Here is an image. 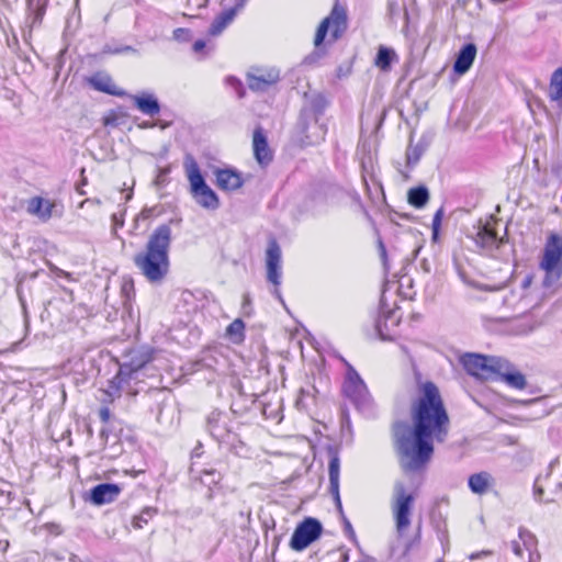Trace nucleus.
<instances>
[{
    "label": "nucleus",
    "instance_id": "44",
    "mask_svg": "<svg viewBox=\"0 0 562 562\" xmlns=\"http://www.w3.org/2000/svg\"><path fill=\"white\" fill-rule=\"evenodd\" d=\"M442 210H438L432 218V237L436 238L441 224Z\"/></svg>",
    "mask_w": 562,
    "mask_h": 562
},
{
    "label": "nucleus",
    "instance_id": "52",
    "mask_svg": "<svg viewBox=\"0 0 562 562\" xmlns=\"http://www.w3.org/2000/svg\"><path fill=\"white\" fill-rule=\"evenodd\" d=\"M528 552H529V562H539L540 553H539L538 549H533Z\"/></svg>",
    "mask_w": 562,
    "mask_h": 562
},
{
    "label": "nucleus",
    "instance_id": "1",
    "mask_svg": "<svg viewBox=\"0 0 562 562\" xmlns=\"http://www.w3.org/2000/svg\"><path fill=\"white\" fill-rule=\"evenodd\" d=\"M412 424L396 422L392 427L394 450L406 473L423 470L434 454V441L443 442L449 430V416L438 386L427 381L411 407Z\"/></svg>",
    "mask_w": 562,
    "mask_h": 562
},
{
    "label": "nucleus",
    "instance_id": "56",
    "mask_svg": "<svg viewBox=\"0 0 562 562\" xmlns=\"http://www.w3.org/2000/svg\"><path fill=\"white\" fill-rule=\"evenodd\" d=\"M272 294L282 303L284 304V301L282 299L281 292L279 290V286H274Z\"/></svg>",
    "mask_w": 562,
    "mask_h": 562
},
{
    "label": "nucleus",
    "instance_id": "10",
    "mask_svg": "<svg viewBox=\"0 0 562 562\" xmlns=\"http://www.w3.org/2000/svg\"><path fill=\"white\" fill-rule=\"evenodd\" d=\"M474 228L476 232L472 238L475 245L486 255L497 258L501 248L508 241L507 237H498L491 224L488 222L483 223L482 220Z\"/></svg>",
    "mask_w": 562,
    "mask_h": 562
},
{
    "label": "nucleus",
    "instance_id": "23",
    "mask_svg": "<svg viewBox=\"0 0 562 562\" xmlns=\"http://www.w3.org/2000/svg\"><path fill=\"white\" fill-rule=\"evenodd\" d=\"M501 364L502 369L497 371V378H501L509 386L515 387L517 390H522L526 387L527 381L522 373L512 372V364L506 359H503V363Z\"/></svg>",
    "mask_w": 562,
    "mask_h": 562
},
{
    "label": "nucleus",
    "instance_id": "8",
    "mask_svg": "<svg viewBox=\"0 0 562 562\" xmlns=\"http://www.w3.org/2000/svg\"><path fill=\"white\" fill-rule=\"evenodd\" d=\"M460 363L470 375L476 379L496 380L497 371L502 369L503 358L464 353L460 357Z\"/></svg>",
    "mask_w": 562,
    "mask_h": 562
},
{
    "label": "nucleus",
    "instance_id": "29",
    "mask_svg": "<svg viewBox=\"0 0 562 562\" xmlns=\"http://www.w3.org/2000/svg\"><path fill=\"white\" fill-rule=\"evenodd\" d=\"M428 146L429 140L425 136H423L416 145L411 144L406 151L407 166H415L419 161Z\"/></svg>",
    "mask_w": 562,
    "mask_h": 562
},
{
    "label": "nucleus",
    "instance_id": "39",
    "mask_svg": "<svg viewBox=\"0 0 562 562\" xmlns=\"http://www.w3.org/2000/svg\"><path fill=\"white\" fill-rule=\"evenodd\" d=\"M156 509L151 507H146L142 510V513L133 518L134 528H143L144 525L148 522V520L154 516Z\"/></svg>",
    "mask_w": 562,
    "mask_h": 562
},
{
    "label": "nucleus",
    "instance_id": "41",
    "mask_svg": "<svg viewBox=\"0 0 562 562\" xmlns=\"http://www.w3.org/2000/svg\"><path fill=\"white\" fill-rule=\"evenodd\" d=\"M341 521H342V525H344V531L346 533V536L352 541V542H357V536H356V532L352 528V525L351 522L349 521V519L346 517V515H342V518H341Z\"/></svg>",
    "mask_w": 562,
    "mask_h": 562
},
{
    "label": "nucleus",
    "instance_id": "63",
    "mask_svg": "<svg viewBox=\"0 0 562 562\" xmlns=\"http://www.w3.org/2000/svg\"><path fill=\"white\" fill-rule=\"evenodd\" d=\"M380 247H381L382 256H385L386 255V250H385V248H384L382 243L380 244Z\"/></svg>",
    "mask_w": 562,
    "mask_h": 562
},
{
    "label": "nucleus",
    "instance_id": "25",
    "mask_svg": "<svg viewBox=\"0 0 562 562\" xmlns=\"http://www.w3.org/2000/svg\"><path fill=\"white\" fill-rule=\"evenodd\" d=\"M241 5L243 4H237L236 7L227 9L220 13L211 23L209 34L212 36L220 35L224 31V29H226V26L234 20L237 10Z\"/></svg>",
    "mask_w": 562,
    "mask_h": 562
},
{
    "label": "nucleus",
    "instance_id": "3",
    "mask_svg": "<svg viewBox=\"0 0 562 562\" xmlns=\"http://www.w3.org/2000/svg\"><path fill=\"white\" fill-rule=\"evenodd\" d=\"M328 102L323 94L313 97L310 104L302 109L299 121V128L304 134V143L306 145L318 144L324 140L326 127L318 122L323 115Z\"/></svg>",
    "mask_w": 562,
    "mask_h": 562
},
{
    "label": "nucleus",
    "instance_id": "16",
    "mask_svg": "<svg viewBox=\"0 0 562 562\" xmlns=\"http://www.w3.org/2000/svg\"><path fill=\"white\" fill-rule=\"evenodd\" d=\"M121 491L122 487L119 484L101 483L90 490L89 497L86 501L97 506L110 504L117 499Z\"/></svg>",
    "mask_w": 562,
    "mask_h": 562
},
{
    "label": "nucleus",
    "instance_id": "31",
    "mask_svg": "<svg viewBox=\"0 0 562 562\" xmlns=\"http://www.w3.org/2000/svg\"><path fill=\"white\" fill-rule=\"evenodd\" d=\"M132 381L126 374H121V370L115 374V376L109 381L105 393L109 397H120L121 390L124 384H128Z\"/></svg>",
    "mask_w": 562,
    "mask_h": 562
},
{
    "label": "nucleus",
    "instance_id": "26",
    "mask_svg": "<svg viewBox=\"0 0 562 562\" xmlns=\"http://www.w3.org/2000/svg\"><path fill=\"white\" fill-rule=\"evenodd\" d=\"M327 453L329 457L328 474H329V490L339 488V473H340V459L338 450L335 447H328Z\"/></svg>",
    "mask_w": 562,
    "mask_h": 562
},
{
    "label": "nucleus",
    "instance_id": "7",
    "mask_svg": "<svg viewBox=\"0 0 562 562\" xmlns=\"http://www.w3.org/2000/svg\"><path fill=\"white\" fill-rule=\"evenodd\" d=\"M348 29L347 11L344 7L335 4L329 13L318 25L314 38V45L319 47L327 34H329L328 43L338 41Z\"/></svg>",
    "mask_w": 562,
    "mask_h": 562
},
{
    "label": "nucleus",
    "instance_id": "45",
    "mask_svg": "<svg viewBox=\"0 0 562 562\" xmlns=\"http://www.w3.org/2000/svg\"><path fill=\"white\" fill-rule=\"evenodd\" d=\"M209 3V0H187V7L194 9L205 8Z\"/></svg>",
    "mask_w": 562,
    "mask_h": 562
},
{
    "label": "nucleus",
    "instance_id": "59",
    "mask_svg": "<svg viewBox=\"0 0 562 562\" xmlns=\"http://www.w3.org/2000/svg\"><path fill=\"white\" fill-rule=\"evenodd\" d=\"M155 123H158L157 126H159L161 130H165L167 127L170 126V123L169 122H164V121H156Z\"/></svg>",
    "mask_w": 562,
    "mask_h": 562
},
{
    "label": "nucleus",
    "instance_id": "24",
    "mask_svg": "<svg viewBox=\"0 0 562 562\" xmlns=\"http://www.w3.org/2000/svg\"><path fill=\"white\" fill-rule=\"evenodd\" d=\"M49 0H26L27 19L30 26H40L46 13Z\"/></svg>",
    "mask_w": 562,
    "mask_h": 562
},
{
    "label": "nucleus",
    "instance_id": "43",
    "mask_svg": "<svg viewBox=\"0 0 562 562\" xmlns=\"http://www.w3.org/2000/svg\"><path fill=\"white\" fill-rule=\"evenodd\" d=\"M329 493L331 494V496L334 498V502H335V505H336L337 512L339 513L340 518H342V515H345V513H344V509H342V504H341V499H340L339 488H336V491L335 490H329Z\"/></svg>",
    "mask_w": 562,
    "mask_h": 562
},
{
    "label": "nucleus",
    "instance_id": "32",
    "mask_svg": "<svg viewBox=\"0 0 562 562\" xmlns=\"http://www.w3.org/2000/svg\"><path fill=\"white\" fill-rule=\"evenodd\" d=\"M226 337L234 344H240L245 339V323L240 318L234 319L225 331Z\"/></svg>",
    "mask_w": 562,
    "mask_h": 562
},
{
    "label": "nucleus",
    "instance_id": "9",
    "mask_svg": "<svg viewBox=\"0 0 562 562\" xmlns=\"http://www.w3.org/2000/svg\"><path fill=\"white\" fill-rule=\"evenodd\" d=\"M342 361L347 368L346 379L342 385L344 394L351 401L357 409L368 412L372 405L368 387L356 369L345 359H342Z\"/></svg>",
    "mask_w": 562,
    "mask_h": 562
},
{
    "label": "nucleus",
    "instance_id": "4",
    "mask_svg": "<svg viewBox=\"0 0 562 562\" xmlns=\"http://www.w3.org/2000/svg\"><path fill=\"white\" fill-rule=\"evenodd\" d=\"M539 267L546 272L544 283L562 278V234L552 232L548 235Z\"/></svg>",
    "mask_w": 562,
    "mask_h": 562
},
{
    "label": "nucleus",
    "instance_id": "48",
    "mask_svg": "<svg viewBox=\"0 0 562 562\" xmlns=\"http://www.w3.org/2000/svg\"><path fill=\"white\" fill-rule=\"evenodd\" d=\"M99 417L102 423H108L111 417V411L109 407H101L99 411Z\"/></svg>",
    "mask_w": 562,
    "mask_h": 562
},
{
    "label": "nucleus",
    "instance_id": "14",
    "mask_svg": "<svg viewBox=\"0 0 562 562\" xmlns=\"http://www.w3.org/2000/svg\"><path fill=\"white\" fill-rule=\"evenodd\" d=\"M281 248L276 238H270L266 250L267 280L274 286L281 284Z\"/></svg>",
    "mask_w": 562,
    "mask_h": 562
},
{
    "label": "nucleus",
    "instance_id": "15",
    "mask_svg": "<svg viewBox=\"0 0 562 562\" xmlns=\"http://www.w3.org/2000/svg\"><path fill=\"white\" fill-rule=\"evenodd\" d=\"M205 429L218 443L227 441L233 431L227 415L218 409L212 411L205 419Z\"/></svg>",
    "mask_w": 562,
    "mask_h": 562
},
{
    "label": "nucleus",
    "instance_id": "20",
    "mask_svg": "<svg viewBox=\"0 0 562 562\" xmlns=\"http://www.w3.org/2000/svg\"><path fill=\"white\" fill-rule=\"evenodd\" d=\"M476 56V46L468 43L459 50L453 64V70L458 75H464L473 65Z\"/></svg>",
    "mask_w": 562,
    "mask_h": 562
},
{
    "label": "nucleus",
    "instance_id": "6",
    "mask_svg": "<svg viewBox=\"0 0 562 562\" xmlns=\"http://www.w3.org/2000/svg\"><path fill=\"white\" fill-rule=\"evenodd\" d=\"M482 322L490 331L517 336L527 335L539 326L530 314L513 318L483 316Z\"/></svg>",
    "mask_w": 562,
    "mask_h": 562
},
{
    "label": "nucleus",
    "instance_id": "5",
    "mask_svg": "<svg viewBox=\"0 0 562 562\" xmlns=\"http://www.w3.org/2000/svg\"><path fill=\"white\" fill-rule=\"evenodd\" d=\"M187 175L191 186L192 196L196 203L207 210H216L220 206L217 194L206 184L196 161L187 157Z\"/></svg>",
    "mask_w": 562,
    "mask_h": 562
},
{
    "label": "nucleus",
    "instance_id": "17",
    "mask_svg": "<svg viewBox=\"0 0 562 562\" xmlns=\"http://www.w3.org/2000/svg\"><path fill=\"white\" fill-rule=\"evenodd\" d=\"M280 80V71L276 68L261 70L260 74H249L247 83L250 90L263 92Z\"/></svg>",
    "mask_w": 562,
    "mask_h": 562
},
{
    "label": "nucleus",
    "instance_id": "37",
    "mask_svg": "<svg viewBox=\"0 0 562 562\" xmlns=\"http://www.w3.org/2000/svg\"><path fill=\"white\" fill-rule=\"evenodd\" d=\"M244 401H249L250 405H256L257 400L252 396L249 398H245L243 394H239L238 397L234 398L231 405V409L235 415H243L245 412H247L250 407L245 405Z\"/></svg>",
    "mask_w": 562,
    "mask_h": 562
},
{
    "label": "nucleus",
    "instance_id": "13",
    "mask_svg": "<svg viewBox=\"0 0 562 562\" xmlns=\"http://www.w3.org/2000/svg\"><path fill=\"white\" fill-rule=\"evenodd\" d=\"M125 358L126 360L120 364L121 374H126L130 379L139 381L143 369L153 360V352L144 349H132Z\"/></svg>",
    "mask_w": 562,
    "mask_h": 562
},
{
    "label": "nucleus",
    "instance_id": "22",
    "mask_svg": "<svg viewBox=\"0 0 562 562\" xmlns=\"http://www.w3.org/2000/svg\"><path fill=\"white\" fill-rule=\"evenodd\" d=\"M89 85L97 91H101L111 95L122 97L125 92L116 87L112 78L108 75L98 72L88 78Z\"/></svg>",
    "mask_w": 562,
    "mask_h": 562
},
{
    "label": "nucleus",
    "instance_id": "47",
    "mask_svg": "<svg viewBox=\"0 0 562 562\" xmlns=\"http://www.w3.org/2000/svg\"><path fill=\"white\" fill-rule=\"evenodd\" d=\"M189 35V30L183 27H178L173 31V37L178 41L187 40Z\"/></svg>",
    "mask_w": 562,
    "mask_h": 562
},
{
    "label": "nucleus",
    "instance_id": "34",
    "mask_svg": "<svg viewBox=\"0 0 562 562\" xmlns=\"http://www.w3.org/2000/svg\"><path fill=\"white\" fill-rule=\"evenodd\" d=\"M220 445L225 446L231 452L241 456L247 452L245 442L240 439L239 435L235 431L229 434L227 441H222Z\"/></svg>",
    "mask_w": 562,
    "mask_h": 562
},
{
    "label": "nucleus",
    "instance_id": "33",
    "mask_svg": "<svg viewBox=\"0 0 562 562\" xmlns=\"http://www.w3.org/2000/svg\"><path fill=\"white\" fill-rule=\"evenodd\" d=\"M190 473L193 477L200 479L201 482L205 485L216 484L221 481L222 476L221 473L216 470H204V471H195L194 463L190 467Z\"/></svg>",
    "mask_w": 562,
    "mask_h": 562
},
{
    "label": "nucleus",
    "instance_id": "49",
    "mask_svg": "<svg viewBox=\"0 0 562 562\" xmlns=\"http://www.w3.org/2000/svg\"><path fill=\"white\" fill-rule=\"evenodd\" d=\"M552 173L562 179V160L561 161H558L555 162L553 166H552Z\"/></svg>",
    "mask_w": 562,
    "mask_h": 562
},
{
    "label": "nucleus",
    "instance_id": "11",
    "mask_svg": "<svg viewBox=\"0 0 562 562\" xmlns=\"http://www.w3.org/2000/svg\"><path fill=\"white\" fill-rule=\"evenodd\" d=\"M323 531V526L316 518L307 517L295 528L290 547L294 551L306 549L312 542L317 540Z\"/></svg>",
    "mask_w": 562,
    "mask_h": 562
},
{
    "label": "nucleus",
    "instance_id": "18",
    "mask_svg": "<svg viewBox=\"0 0 562 562\" xmlns=\"http://www.w3.org/2000/svg\"><path fill=\"white\" fill-rule=\"evenodd\" d=\"M252 149L254 156L261 167H266L272 161V150L270 149L267 136L260 126L254 131Z\"/></svg>",
    "mask_w": 562,
    "mask_h": 562
},
{
    "label": "nucleus",
    "instance_id": "64",
    "mask_svg": "<svg viewBox=\"0 0 562 562\" xmlns=\"http://www.w3.org/2000/svg\"><path fill=\"white\" fill-rule=\"evenodd\" d=\"M43 216L45 217H49L50 216V210L47 209V211L45 213H43Z\"/></svg>",
    "mask_w": 562,
    "mask_h": 562
},
{
    "label": "nucleus",
    "instance_id": "61",
    "mask_svg": "<svg viewBox=\"0 0 562 562\" xmlns=\"http://www.w3.org/2000/svg\"><path fill=\"white\" fill-rule=\"evenodd\" d=\"M201 445L199 447H196L193 451H192V458H199L201 456Z\"/></svg>",
    "mask_w": 562,
    "mask_h": 562
},
{
    "label": "nucleus",
    "instance_id": "62",
    "mask_svg": "<svg viewBox=\"0 0 562 562\" xmlns=\"http://www.w3.org/2000/svg\"><path fill=\"white\" fill-rule=\"evenodd\" d=\"M133 48L131 46H125L124 48H121V49H116L115 53H122V52H127V50H132Z\"/></svg>",
    "mask_w": 562,
    "mask_h": 562
},
{
    "label": "nucleus",
    "instance_id": "2",
    "mask_svg": "<svg viewBox=\"0 0 562 562\" xmlns=\"http://www.w3.org/2000/svg\"><path fill=\"white\" fill-rule=\"evenodd\" d=\"M170 244L171 227L168 224H162L150 234L145 250L134 256V265L148 282L161 283L169 273Z\"/></svg>",
    "mask_w": 562,
    "mask_h": 562
},
{
    "label": "nucleus",
    "instance_id": "36",
    "mask_svg": "<svg viewBox=\"0 0 562 562\" xmlns=\"http://www.w3.org/2000/svg\"><path fill=\"white\" fill-rule=\"evenodd\" d=\"M518 537L521 540V542L527 551L537 549V546H538L537 537L531 531L526 529L525 527L519 528Z\"/></svg>",
    "mask_w": 562,
    "mask_h": 562
},
{
    "label": "nucleus",
    "instance_id": "19",
    "mask_svg": "<svg viewBox=\"0 0 562 562\" xmlns=\"http://www.w3.org/2000/svg\"><path fill=\"white\" fill-rule=\"evenodd\" d=\"M216 186L224 191H233L239 189L244 184L240 172L235 169H216Z\"/></svg>",
    "mask_w": 562,
    "mask_h": 562
},
{
    "label": "nucleus",
    "instance_id": "35",
    "mask_svg": "<svg viewBox=\"0 0 562 562\" xmlns=\"http://www.w3.org/2000/svg\"><path fill=\"white\" fill-rule=\"evenodd\" d=\"M550 97L552 100L562 99V67L558 68L551 76Z\"/></svg>",
    "mask_w": 562,
    "mask_h": 562
},
{
    "label": "nucleus",
    "instance_id": "57",
    "mask_svg": "<svg viewBox=\"0 0 562 562\" xmlns=\"http://www.w3.org/2000/svg\"><path fill=\"white\" fill-rule=\"evenodd\" d=\"M513 296H514V292L510 293V296H508V295L504 296L503 304L504 305H509V306L513 305V303H512V297Z\"/></svg>",
    "mask_w": 562,
    "mask_h": 562
},
{
    "label": "nucleus",
    "instance_id": "60",
    "mask_svg": "<svg viewBox=\"0 0 562 562\" xmlns=\"http://www.w3.org/2000/svg\"><path fill=\"white\" fill-rule=\"evenodd\" d=\"M105 125H116V121L114 117H106L104 121Z\"/></svg>",
    "mask_w": 562,
    "mask_h": 562
},
{
    "label": "nucleus",
    "instance_id": "42",
    "mask_svg": "<svg viewBox=\"0 0 562 562\" xmlns=\"http://www.w3.org/2000/svg\"><path fill=\"white\" fill-rule=\"evenodd\" d=\"M227 83L236 91V93L238 94V98L244 97L245 89H244L241 81H239L238 79H236L234 77H229L227 79Z\"/></svg>",
    "mask_w": 562,
    "mask_h": 562
},
{
    "label": "nucleus",
    "instance_id": "46",
    "mask_svg": "<svg viewBox=\"0 0 562 562\" xmlns=\"http://www.w3.org/2000/svg\"><path fill=\"white\" fill-rule=\"evenodd\" d=\"M124 215L125 210L122 211L121 213H114L112 215V221L115 227H122L124 225Z\"/></svg>",
    "mask_w": 562,
    "mask_h": 562
},
{
    "label": "nucleus",
    "instance_id": "40",
    "mask_svg": "<svg viewBox=\"0 0 562 562\" xmlns=\"http://www.w3.org/2000/svg\"><path fill=\"white\" fill-rule=\"evenodd\" d=\"M43 204L44 200L40 196H35L30 200L27 210L32 214H41Z\"/></svg>",
    "mask_w": 562,
    "mask_h": 562
},
{
    "label": "nucleus",
    "instance_id": "51",
    "mask_svg": "<svg viewBox=\"0 0 562 562\" xmlns=\"http://www.w3.org/2000/svg\"><path fill=\"white\" fill-rule=\"evenodd\" d=\"M533 277L531 274L525 276L524 280L521 281V289L527 290L531 283H532Z\"/></svg>",
    "mask_w": 562,
    "mask_h": 562
},
{
    "label": "nucleus",
    "instance_id": "54",
    "mask_svg": "<svg viewBox=\"0 0 562 562\" xmlns=\"http://www.w3.org/2000/svg\"><path fill=\"white\" fill-rule=\"evenodd\" d=\"M543 495V488L541 486L535 485L533 486V496L537 501H541V497Z\"/></svg>",
    "mask_w": 562,
    "mask_h": 562
},
{
    "label": "nucleus",
    "instance_id": "28",
    "mask_svg": "<svg viewBox=\"0 0 562 562\" xmlns=\"http://www.w3.org/2000/svg\"><path fill=\"white\" fill-rule=\"evenodd\" d=\"M492 476L487 472H480L470 475L469 487L474 494H484L490 485Z\"/></svg>",
    "mask_w": 562,
    "mask_h": 562
},
{
    "label": "nucleus",
    "instance_id": "50",
    "mask_svg": "<svg viewBox=\"0 0 562 562\" xmlns=\"http://www.w3.org/2000/svg\"><path fill=\"white\" fill-rule=\"evenodd\" d=\"M167 173H168V169H160V170H159V173H158V176H157V178H156V180H155V183H156L157 186L162 184V183L165 182V178H166V175H167Z\"/></svg>",
    "mask_w": 562,
    "mask_h": 562
},
{
    "label": "nucleus",
    "instance_id": "30",
    "mask_svg": "<svg viewBox=\"0 0 562 562\" xmlns=\"http://www.w3.org/2000/svg\"><path fill=\"white\" fill-rule=\"evenodd\" d=\"M407 200L411 205L422 209L429 200V191L425 186L412 188L407 193Z\"/></svg>",
    "mask_w": 562,
    "mask_h": 562
},
{
    "label": "nucleus",
    "instance_id": "53",
    "mask_svg": "<svg viewBox=\"0 0 562 562\" xmlns=\"http://www.w3.org/2000/svg\"><path fill=\"white\" fill-rule=\"evenodd\" d=\"M512 549H513L514 553H515L517 557H519V558H521V557H522V549H521V547H520V544H519V542H518V541H513V542H512Z\"/></svg>",
    "mask_w": 562,
    "mask_h": 562
},
{
    "label": "nucleus",
    "instance_id": "55",
    "mask_svg": "<svg viewBox=\"0 0 562 562\" xmlns=\"http://www.w3.org/2000/svg\"><path fill=\"white\" fill-rule=\"evenodd\" d=\"M205 47V42L202 40H198L193 44V50L199 53Z\"/></svg>",
    "mask_w": 562,
    "mask_h": 562
},
{
    "label": "nucleus",
    "instance_id": "12",
    "mask_svg": "<svg viewBox=\"0 0 562 562\" xmlns=\"http://www.w3.org/2000/svg\"><path fill=\"white\" fill-rule=\"evenodd\" d=\"M395 504L393 507L394 518L396 522V529L398 533H402L409 524V513L413 504V495L407 494L403 483L397 482L394 486Z\"/></svg>",
    "mask_w": 562,
    "mask_h": 562
},
{
    "label": "nucleus",
    "instance_id": "38",
    "mask_svg": "<svg viewBox=\"0 0 562 562\" xmlns=\"http://www.w3.org/2000/svg\"><path fill=\"white\" fill-rule=\"evenodd\" d=\"M393 314H394L393 311H383L382 310L379 318L376 319L375 329L382 339L387 338L386 334L384 333V328L387 329L386 322H387V319H390L393 316Z\"/></svg>",
    "mask_w": 562,
    "mask_h": 562
},
{
    "label": "nucleus",
    "instance_id": "58",
    "mask_svg": "<svg viewBox=\"0 0 562 562\" xmlns=\"http://www.w3.org/2000/svg\"><path fill=\"white\" fill-rule=\"evenodd\" d=\"M157 125H158V123H155V122H144V123L140 125V127H143V128H151V127H155V126H157Z\"/></svg>",
    "mask_w": 562,
    "mask_h": 562
},
{
    "label": "nucleus",
    "instance_id": "21",
    "mask_svg": "<svg viewBox=\"0 0 562 562\" xmlns=\"http://www.w3.org/2000/svg\"><path fill=\"white\" fill-rule=\"evenodd\" d=\"M132 100L135 108L145 115L153 117L160 112V103L153 93L143 92L132 95Z\"/></svg>",
    "mask_w": 562,
    "mask_h": 562
},
{
    "label": "nucleus",
    "instance_id": "27",
    "mask_svg": "<svg viewBox=\"0 0 562 562\" xmlns=\"http://www.w3.org/2000/svg\"><path fill=\"white\" fill-rule=\"evenodd\" d=\"M397 60V55L393 48L380 46L374 59V64L383 71L391 69L392 63Z\"/></svg>",
    "mask_w": 562,
    "mask_h": 562
}]
</instances>
